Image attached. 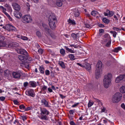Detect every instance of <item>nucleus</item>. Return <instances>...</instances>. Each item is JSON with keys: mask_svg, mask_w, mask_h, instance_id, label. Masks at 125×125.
<instances>
[{"mask_svg": "<svg viewBox=\"0 0 125 125\" xmlns=\"http://www.w3.org/2000/svg\"><path fill=\"white\" fill-rule=\"evenodd\" d=\"M93 100L95 101V102H99L100 101L98 99H97L96 98L94 97L93 98Z\"/></svg>", "mask_w": 125, "mask_h": 125, "instance_id": "bf43d9fd", "label": "nucleus"}, {"mask_svg": "<svg viewBox=\"0 0 125 125\" xmlns=\"http://www.w3.org/2000/svg\"><path fill=\"white\" fill-rule=\"evenodd\" d=\"M70 123L71 125H76L72 121H71Z\"/></svg>", "mask_w": 125, "mask_h": 125, "instance_id": "e2e57ef3", "label": "nucleus"}, {"mask_svg": "<svg viewBox=\"0 0 125 125\" xmlns=\"http://www.w3.org/2000/svg\"><path fill=\"white\" fill-rule=\"evenodd\" d=\"M114 17L115 19V20L116 21H117L118 20V17H117L116 15H114Z\"/></svg>", "mask_w": 125, "mask_h": 125, "instance_id": "0e129e2a", "label": "nucleus"}, {"mask_svg": "<svg viewBox=\"0 0 125 125\" xmlns=\"http://www.w3.org/2000/svg\"><path fill=\"white\" fill-rule=\"evenodd\" d=\"M58 64L62 68L64 69L65 68V66L64 63L62 61H59Z\"/></svg>", "mask_w": 125, "mask_h": 125, "instance_id": "f3484780", "label": "nucleus"}, {"mask_svg": "<svg viewBox=\"0 0 125 125\" xmlns=\"http://www.w3.org/2000/svg\"><path fill=\"white\" fill-rule=\"evenodd\" d=\"M47 86L44 85L43 86L42 88L41 91L42 92V93L43 94H45L47 91Z\"/></svg>", "mask_w": 125, "mask_h": 125, "instance_id": "a211bd4d", "label": "nucleus"}, {"mask_svg": "<svg viewBox=\"0 0 125 125\" xmlns=\"http://www.w3.org/2000/svg\"><path fill=\"white\" fill-rule=\"evenodd\" d=\"M103 21L104 23L106 24L110 22V20L105 18L103 19Z\"/></svg>", "mask_w": 125, "mask_h": 125, "instance_id": "cd10ccee", "label": "nucleus"}, {"mask_svg": "<svg viewBox=\"0 0 125 125\" xmlns=\"http://www.w3.org/2000/svg\"><path fill=\"white\" fill-rule=\"evenodd\" d=\"M111 43V41H109L107 43L105 46L107 47H109L110 46Z\"/></svg>", "mask_w": 125, "mask_h": 125, "instance_id": "de8ad7c7", "label": "nucleus"}, {"mask_svg": "<svg viewBox=\"0 0 125 125\" xmlns=\"http://www.w3.org/2000/svg\"><path fill=\"white\" fill-rule=\"evenodd\" d=\"M40 111L41 116L40 118L42 120H48V118L47 115L49 114V112L45 108H41Z\"/></svg>", "mask_w": 125, "mask_h": 125, "instance_id": "7ed1b4c3", "label": "nucleus"}, {"mask_svg": "<svg viewBox=\"0 0 125 125\" xmlns=\"http://www.w3.org/2000/svg\"><path fill=\"white\" fill-rule=\"evenodd\" d=\"M113 29L115 30L116 31H119V30H120L121 29H119L118 28H116V27H114L113 28Z\"/></svg>", "mask_w": 125, "mask_h": 125, "instance_id": "4d7b16f0", "label": "nucleus"}, {"mask_svg": "<svg viewBox=\"0 0 125 125\" xmlns=\"http://www.w3.org/2000/svg\"><path fill=\"white\" fill-rule=\"evenodd\" d=\"M112 78V75L110 73H108L104 76L103 84L105 88H107L111 85Z\"/></svg>", "mask_w": 125, "mask_h": 125, "instance_id": "f257e3e1", "label": "nucleus"}, {"mask_svg": "<svg viewBox=\"0 0 125 125\" xmlns=\"http://www.w3.org/2000/svg\"><path fill=\"white\" fill-rule=\"evenodd\" d=\"M122 95L119 92L115 94L112 97V102L113 103H117L120 101L122 98Z\"/></svg>", "mask_w": 125, "mask_h": 125, "instance_id": "39448f33", "label": "nucleus"}, {"mask_svg": "<svg viewBox=\"0 0 125 125\" xmlns=\"http://www.w3.org/2000/svg\"><path fill=\"white\" fill-rule=\"evenodd\" d=\"M107 13H106L105 12H104V14L105 16H107L108 17L109 15H108V11H107Z\"/></svg>", "mask_w": 125, "mask_h": 125, "instance_id": "69168bd1", "label": "nucleus"}, {"mask_svg": "<svg viewBox=\"0 0 125 125\" xmlns=\"http://www.w3.org/2000/svg\"><path fill=\"white\" fill-rule=\"evenodd\" d=\"M14 16L16 18H20L22 16L21 13L19 11H15L14 13Z\"/></svg>", "mask_w": 125, "mask_h": 125, "instance_id": "4468645a", "label": "nucleus"}, {"mask_svg": "<svg viewBox=\"0 0 125 125\" xmlns=\"http://www.w3.org/2000/svg\"><path fill=\"white\" fill-rule=\"evenodd\" d=\"M94 102L93 101L91 102L90 101H89L88 106V107H91L94 104Z\"/></svg>", "mask_w": 125, "mask_h": 125, "instance_id": "473e14b6", "label": "nucleus"}, {"mask_svg": "<svg viewBox=\"0 0 125 125\" xmlns=\"http://www.w3.org/2000/svg\"><path fill=\"white\" fill-rule=\"evenodd\" d=\"M79 36V33H76L75 34L74 33H73L71 34V36L73 39L74 40L77 39Z\"/></svg>", "mask_w": 125, "mask_h": 125, "instance_id": "2eb2a0df", "label": "nucleus"}, {"mask_svg": "<svg viewBox=\"0 0 125 125\" xmlns=\"http://www.w3.org/2000/svg\"><path fill=\"white\" fill-rule=\"evenodd\" d=\"M56 5L60 7L62 5V3L61 1L58 0L56 2Z\"/></svg>", "mask_w": 125, "mask_h": 125, "instance_id": "bb28decb", "label": "nucleus"}, {"mask_svg": "<svg viewBox=\"0 0 125 125\" xmlns=\"http://www.w3.org/2000/svg\"><path fill=\"white\" fill-rule=\"evenodd\" d=\"M108 17H110L111 16H112L114 13V12L112 11H110L109 10H108Z\"/></svg>", "mask_w": 125, "mask_h": 125, "instance_id": "c85d7f7f", "label": "nucleus"}, {"mask_svg": "<svg viewBox=\"0 0 125 125\" xmlns=\"http://www.w3.org/2000/svg\"><path fill=\"white\" fill-rule=\"evenodd\" d=\"M125 78V75H121L116 77V78L115 82L116 83H119Z\"/></svg>", "mask_w": 125, "mask_h": 125, "instance_id": "1a4fd4ad", "label": "nucleus"}, {"mask_svg": "<svg viewBox=\"0 0 125 125\" xmlns=\"http://www.w3.org/2000/svg\"><path fill=\"white\" fill-rule=\"evenodd\" d=\"M99 31L100 33H103L104 32V30L102 29H100L99 30Z\"/></svg>", "mask_w": 125, "mask_h": 125, "instance_id": "774afa93", "label": "nucleus"}, {"mask_svg": "<svg viewBox=\"0 0 125 125\" xmlns=\"http://www.w3.org/2000/svg\"><path fill=\"white\" fill-rule=\"evenodd\" d=\"M5 43L4 42L0 41V47H4L5 45Z\"/></svg>", "mask_w": 125, "mask_h": 125, "instance_id": "c9c22d12", "label": "nucleus"}, {"mask_svg": "<svg viewBox=\"0 0 125 125\" xmlns=\"http://www.w3.org/2000/svg\"><path fill=\"white\" fill-rule=\"evenodd\" d=\"M69 57L71 60H74L75 59V57L73 54H71L69 55Z\"/></svg>", "mask_w": 125, "mask_h": 125, "instance_id": "2f4dec72", "label": "nucleus"}, {"mask_svg": "<svg viewBox=\"0 0 125 125\" xmlns=\"http://www.w3.org/2000/svg\"><path fill=\"white\" fill-rule=\"evenodd\" d=\"M21 20L22 22L24 23H28L32 21V19L30 15H26L22 17Z\"/></svg>", "mask_w": 125, "mask_h": 125, "instance_id": "423d86ee", "label": "nucleus"}, {"mask_svg": "<svg viewBox=\"0 0 125 125\" xmlns=\"http://www.w3.org/2000/svg\"><path fill=\"white\" fill-rule=\"evenodd\" d=\"M35 45L36 47L38 49H39L40 48V46L39 45L38 43H36L35 44Z\"/></svg>", "mask_w": 125, "mask_h": 125, "instance_id": "5fc2aeb1", "label": "nucleus"}, {"mask_svg": "<svg viewBox=\"0 0 125 125\" xmlns=\"http://www.w3.org/2000/svg\"><path fill=\"white\" fill-rule=\"evenodd\" d=\"M13 102L14 104L16 105H19V102L17 100H14Z\"/></svg>", "mask_w": 125, "mask_h": 125, "instance_id": "3c124183", "label": "nucleus"}, {"mask_svg": "<svg viewBox=\"0 0 125 125\" xmlns=\"http://www.w3.org/2000/svg\"><path fill=\"white\" fill-rule=\"evenodd\" d=\"M21 39L24 40H27L28 39V38L26 36H22V37Z\"/></svg>", "mask_w": 125, "mask_h": 125, "instance_id": "37998d69", "label": "nucleus"}, {"mask_svg": "<svg viewBox=\"0 0 125 125\" xmlns=\"http://www.w3.org/2000/svg\"><path fill=\"white\" fill-rule=\"evenodd\" d=\"M120 92L122 93H125V86H123L121 87L120 89Z\"/></svg>", "mask_w": 125, "mask_h": 125, "instance_id": "412c9836", "label": "nucleus"}, {"mask_svg": "<svg viewBox=\"0 0 125 125\" xmlns=\"http://www.w3.org/2000/svg\"><path fill=\"white\" fill-rule=\"evenodd\" d=\"M39 71L41 73L43 74L44 73V69L43 66L42 65L40 66L39 68Z\"/></svg>", "mask_w": 125, "mask_h": 125, "instance_id": "6ab92c4d", "label": "nucleus"}, {"mask_svg": "<svg viewBox=\"0 0 125 125\" xmlns=\"http://www.w3.org/2000/svg\"><path fill=\"white\" fill-rule=\"evenodd\" d=\"M18 53L27 56L28 55L27 52L24 49H20L18 51Z\"/></svg>", "mask_w": 125, "mask_h": 125, "instance_id": "f8f14e48", "label": "nucleus"}, {"mask_svg": "<svg viewBox=\"0 0 125 125\" xmlns=\"http://www.w3.org/2000/svg\"><path fill=\"white\" fill-rule=\"evenodd\" d=\"M68 22L70 24L74 25L76 24V22L73 20H72L70 19L68 21Z\"/></svg>", "mask_w": 125, "mask_h": 125, "instance_id": "b1692460", "label": "nucleus"}, {"mask_svg": "<svg viewBox=\"0 0 125 125\" xmlns=\"http://www.w3.org/2000/svg\"><path fill=\"white\" fill-rule=\"evenodd\" d=\"M77 64L78 65H79V66H81V67H82L83 68L84 67V64H81L79 63H77Z\"/></svg>", "mask_w": 125, "mask_h": 125, "instance_id": "680f3d73", "label": "nucleus"}, {"mask_svg": "<svg viewBox=\"0 0 125 125\" xmlns=\"http://www.w3.org/2000/svg\"><path fill=\"white\" fill-rule=\"evenodd\" d=\"M5 97L3 96L0 97V100L1 101H3L5 99Z\"/></svg>", "mask_w": 125, "mask_h": 125, "instance_id": "052dcab7", "label": "nucleus"}, {"mask_svg": "<svg viewBox=\"0 0 125 125\" xmlns=\"http://www.w3.org/2000/svg\"><path fill=\"white\" fill-rule=\"evenodd\" d=\"M60 52L63 55H64L65 54V51L63 49H62L60 50Z\"/></svg>", "mask_w": 125, "mask_h": 125, "instance_id": "7c9ffc66", "label": "nucleus"}, {"mask_svg": "<svg viewBox=\"0 0 125 125\" xmlns=\"http://www.w3.org/2000/svg\"><path fill=\"white\" fill-rule=\"evenodd\" d=\"M60 97L62 99L64 98L65 97V96H64L62 94H60Z\"/></svg>", "mask_w": 125, "mask_h": 125, "instance_id": "338daca9", "label": "nucleus"}, {"mask_svg": "<svg viewBox=\"0 0 125 125\" xmlns=\"http://www.w3.org/2000/svg\"><path fill=\"white\" fill-rule=\"evenodd\" d=\"M25 106L23 104H21L19 106V108L21 109L25 110Z\"/></svg>", "mask_w": 125, "mask_h": 125, "instance_id": "4c0bfd02", "label": "nucleus"}, {"mask_svg": "<svg viewBox=\"0 0 125 125\" xmlns=\"http://www.w3.org/2000/svg\"><path fill=\"white\" fill-rule=\"evenodd\" d=\"M42 26L44 28L45 31L47 32H49V30L47 26L45 24H42Z\"/></svg>", "mask_w": 125, "mask_h": 125, "instance_id": "aec40b11", "label": "nucleus"}, {"mask_svg": "<svg viewBox=\"0 0 125 125\" xmlns=\"http://www.w3.org/2000/svg\"><path fill=\"white\" fill-rule=\"evenodd\" d=\"M91 14L93 16L97 17L99 14L98 12L94 10L91 12Z\"/></svg>", "mask_w": 125, "mask_h": 125, "instance_id": "5701e85b", "label": "nucleus"}, {"mask_svg": "<svg viewBox=\"0 0 125 125\" xmlns=\"http://www.w3.org/2000/svg\"><path fill=\"white\" fill-rule=\"evenodd\" d=\"M74 15L75 17H78L79 16V11L78 10H76L75 12H74Z\"/></svg>", "mask_w": 125, "mask_h": 125, "instance_id": "72a5a7b5", "label": "nucleus"}, {"mask_svg": "<svg viewBox=\"0 0 125 125\" xmlns=\"http://www.w3.org/2000/svg\"><path fill=\"white\" fill-rule=\"evenodd\" d=\"M102 63L100 61H98L96 65L95 70V77L96 79H98L100 75V71L102 66Z\"/></svg>", "mask_w": 125, "mask_h": 125, "instance_id": "20e7f679", "label": "nucleus"}, {"mask_svg": "<svg viewBox=\"0 0 125 125\" xmlns=\"http://www.w3.org/2000/svg\"><path fill=\"white\" fill-rule=\"evenodd\" d=\"M121 106L124 109H125V105L124 104H122L121 105Z\"/></svg>", "mask_w": 125, "mask_h": 125, "instance_id": "13d9d810", "label": "nucleus"}, {"mask_svg": "<svg viewBox=\"0 0 125 125\" xmlns=\"http://www.w3.org/2000/svg\"><path fill=\"white\" fill-rule=\"evenodd\" d=\"M29 84L32 87H35L36 86V83L34 81L30 82L29 83Z\"/></svg>", "mask_w": 125, "mask_h": 125, "instance_id": "a878e982", "label": "nucleus"}, {"mask_svg": "<svg viewBox=\"0 0 125 125\" xmlns=\"http://www.w3.org/2000/svg\"><path fill=\"white\" fill-rule=\"evenodd\" d=\"M45 74L46 75H49L50 74V72L49 70H47L45 71Z\"/></svg>", "mask_w": 125, "mask_h": 125, "instance_id": "c03bdc74", "label": "nucleus"}, {"mask_svg": "<svg viewBox=\"0 0 125 125\" xmlns=\"http://www.w3.org/2000/svg\"><path fill=\"white\" fill-rule=\"evenodd\" d=\"M32 108L31 107H25V108L24 110L25 111H28L31 110Z\"/></svg>", "mask_w": 125, "mask_h": 125, "instance_id": "a18cd8bd", "label": "nucleus"}, {"mask_svg": "<svg viewBox=\"0 0 125 125\" xmlns=\"http://www.w3.org/2000/svg\"><path fill=\"white\" fill-rule=\"evenodd\" d=\"M9 73H10V71L8 70H5L4 71V74L5 75L9 74Z\"/></svg>", "mask_w": 125, "mask_h": 125, "instance_id": "e433bc0d", "label": "nucleus"}, {"mask_svg": "<svg viewBox=\"0 0 125 125\" xmlns=\"http://www.w3.org/2000/svg\"><path fill=\"white\" fill-rule=\"evenodd\" d=\"M18 58L19 60L22 62H23L26 59L25 56L22 55H19Z\"/></svg>", "mask_w": 125, "mask_h": 125, "instance_id": "4be33fe9", "label": "nucleus"}, {"mask_svg": "<svg viewBox=\"0 0 125 125\" xmlns=\"http://www.w3.org/2000/svg\"><path fill=\"white\" fill-rule=\"evenodd\" d=\"M38 51L40 54L41 55L42 54L43 51L42 49H39L38 50Z\"/></svg>", "mask_w": 125, "mask_h": 125, "instance_id": "09e8293b", "label": "nucleus"}, {"mask_svg": "<svg viewBox=\"0 0 125 125\" xmlns=\"http://www.w3.org/2000/svg\"><path fill=\"white\" fill-rule=\"evenodd\" d=\"M26 95L32 97H34L35 96V94L33 89H30L27 90L25 92Z\"/></svg>", "mask_w": 125, "mask_h": 125, "instance_id": "0eeeda50", "label": "nucleus"}, {"mask_svg": "<svg viewBox=\"0 0 125 125\" xmlns=\"http://www.w3.org/2000/svg\"><path fill=\"white\" fill-rule=\"evenodd\" d=\"M79 104V103H76L75 104H74V105H72V107H76L77 105H78Z\"/></svg>", "mask_w": 125, "mask_h": 125, "instance_id": "6e6d98bb", "label": "nucleus"}, {"mask_svg": "<svg viewBox=\"0 0 125 125\" xmlns=\"http://www.w3.org/2000/svg\"><path fill=\"white\" fill-rule=\"evenodd\" d=\"M117 33L116 32L114 31L113 32V36L115 38L116 37Z\"/></svg>", "mask_w": 125, "mask_h": 125, "instance_id": "864d4df0", "label": "nucleus"}, {"mask_svg": "<svg viewBox=\"0 0 125 125\" xmlns=\"http://www.w3.org/2000/svg\"><path fill=\"white\" fill-rule=\"evenodd\" d=\"M28 85V83L27 82H25L23 83L24 86L25 88H26Z\"/></svg>", "mask_w": 125, "mask_h": 125, "instance_id": "8fccbe9b", "label": "nucleus"}, {"mask_svg": "<svg viewBox=\"0 0 125 125\" xmlns=\"http://www.w3.org/2000/svg\"><path fill=\"white\" fill-rule=\"evenodd\" d=\"M49 24L50 28L52 30L56 28L55 23L56 22V18L54 14H51L48 18Z\"/></svg>", "mask_w": 125, "mask_h": 125, "instance_id": "f03ea898", "label": "nucleus"}, {"mask_svg": "<svg viewBox=\"0 0 125 125\" xmlns=\"http://www.w3.org/2000/svg\"><path fill=\"white\" fill-rule=\"evenodd\" d=\"M36 35L37 36L39 37H41V33L38 31L37 32Z\"/></svg>", "mask_w": 125, "mask_h": 125, "instance_id": "49530a36", "label": "nucleus"}, {"mask_svg": "<svg viewBox=\"0 0 125 125\" xmlns=\"http://www.w3.org/2000/svg\"><path fill=\"white\" fill-rule=\"evenodd\" d=\"M70 46L71 47H73L74 48H76L78 47V46L77 45H75V44H71L70 45Z\"/></svg>", "mask_w": 125, "mask_h": 125, "instance_id": "ea45409f", "label": "nucleus"}, {"mask_svg": "<svg viewBox=\"0 0 125 125\" xmlns=\"http://www.w3.org/2000/svg\"><path fill=\"white\" fill-rule=\"evenodd\" d=\"M7 26L9 28L10 30L13 31L15 29V28L13 26L10 24H8L7 25Z\"/></svg>", "mask_w": 125, "mask_h": 125, "instance_id": "393cba45", "label": "nucleus"}, {"mask_svg": "<svg viewBox=\"0 0 125 125\" xmlns=\"http://www.w3.org/2000/svg\"><path fill=\"white\" fill-rule=\"evenodd\" d=\"M121 48L120 47L116 48L114 49V51L116 52H118L119 50H121Z\"/></svg>", "mask_w": 125, "mask_h": 125, "instance_id": "f704fd0d", "label": "nucleus"}, {"mask_svg": "<svg viewBox=\"0 0 125 125\" xmlns=\"http://www.w3.org/2000/svg\"><path fill=\"white\" fill-rule=\"evenodd\" d=\"M5 39V38L4 37L0 35V41L3 42Z\"/></svg>", "mask_w": 125, "mask_h": 125, "instance_id": "a19ab883", "label": "nucleus"}, {"mask_svg": "<svg viewBox=\"0 0 125 125\" xmlns=\"http://www.w3.org/2000/svg\"><path fill=\"white\" fill-rule=\"evenodd\" d=\"M83 68H85L87 70L89 71L91 69L90 64L88 63H86L84 64V66Z\"/></svg>", "mask_w": 125, "mask_h": 125, "instance_id": "dca6fc26", "label": "nucleus"}, {"mask_svg": "<svg viewBox=\"0 0 125 125\" xmlns=\"http://www.w3.org/2000/svg\"><path fill=\"white\" fill-rule=\"evenodd\" d=\"M26 59L29 61H31L32 60L31 58L29 56H27Z\"/></svg>", "mask_w": 125, "mask_h": 125, "instance_id": "79ce46f5", "label": "nucleus"}, {"mask_svg": "<svg viewBox=\"0 0 125 125\" xmlns=\"http://www.w3.org/2000/svg\"><path fill=\"white\" fill-rule=\"evenodd\" d=\"M4 13L7 16L10 21H12V18L10 17L9 15L6 12Z\"/></svg>", "mask_w": 125, "mask_h": 125, "instance_id": "c756f323", "label": "nucleus"}, {"mask_svg": "<svg viewBox=\"0 0 125 125\" xmlns=\"http://www.w3.org/2000/svg\"><path fill=\"white\" fill-rule=\"evenodd\" d=\"M19 45L18 43L15 42H12L9 44L8 46L9 48H14L18 47Z\"/></svg>", "mask_w": 125, "mask_h": 125, "instance_id": "9b49d317", "label": "nucleus"}, {"mask_svg": "<svg viewBox=\"0 0 125 125\" xmlns=\"http://www.w3.org/2000/svg\"><path fill=\"white\" fill-rule=\"evenodd\" d=\"M22 74V73L21 71H19L18 72H13L12 75L14 78H18L20 77Z\"/></svg>", "mask_w": 125, "mask_h": 125, "instance_id": "6e6552de", "label": "nucleus"}, {"mask_svg": "<svg viewBox=\"0 0 125 125\" xmlns=\"http://www.w3.org/2000/svg\"><path fill=\"white\" fill-rule=\"evenodd\" d=\"M41 102L42 104L44 105L45 106L47 107H49L50 106L48 102L45 99H42Z\"/></svg>", "mask_w": 125, "mask_h": 125, "instance_id": "ddd939ff", "label": "nucleus"}, {"mask_svg": "<svg viewBox=\"0 0 125 125\" xmlns=\"http://www.w3.org/2000/svg\"><path fill=\"white\" fill-rule=\"evenodd\" d=\"M74 113V110H71L69 111V113L72 115H73Z\"/></svg>", "mask_w": 125, "mask_h": 125, "instance_id": "603ef678", "label": "nucleus"}, {"mask_svg": "<svg viewBox=\"0 0 125 125\" xmlns=\"http://www.w3.org/2000/svg\"><path fill=\"white\" fill-rule=\"evenodd\" d=\"M106 111V109L105 107H103L101 108V112L103 113L105 112Z\"/></svg>", "mask_w": 125, "mask_h": 125, "instance_id": "58836bf2", "label": "nucleus"}, {"mask_svg": "<svg viewBox=\"0 0 125 125\" xmlns=\"http://www.w3.org/2000/svg\"><path fill=\"white\" fill-rule=\"evenodd\" d=\"M12 6L13 9L16 10H19L21 8L20 6L17 3H13L12 4Z\"/></svg>", "mask_w": 125, "mask_h": 125, "instance_id": "9d476101", "label": "nucleus"}]
</instances>
